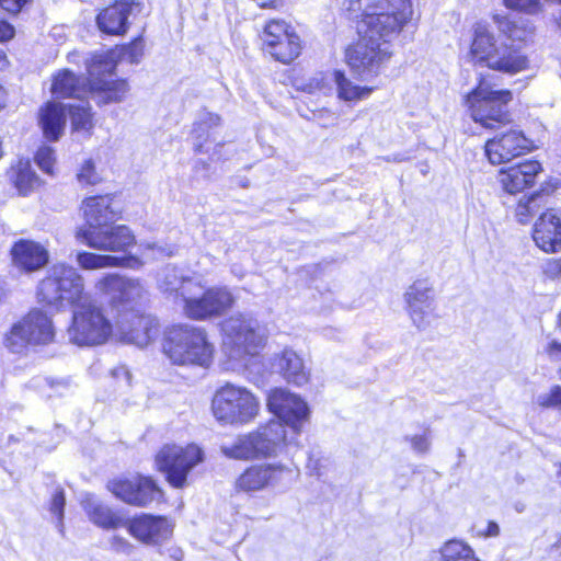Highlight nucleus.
<instances>
[{
	"instance_id": "obj_1",
	"label": "nucleus",
	"mask_w": 561,
	"mask_h": 561,
	"mask_svg": "<svg viewBox=\"0 0 561 561\" xmlns=\"http://www.w3.org/2000/svg\"><path fill=\"white\" fill-rule=\"evenodd\" d=\"M342 9L351 18H360V39L346 49L345 58L354 75L368 81L389 61L391 41L412 18L411 0H344Z\"/></svg>"
},
{
	"instance_id": "obj_2",
	"label": "nucleus",
	"mask_w": 561,
	"mask_h": 561,
	"mask_svg": "<svg viewBox=\"0 0 561 561\" xmlns=\"http://www.w3.org/2000/svg\"><path fill=\"white\" fill-rule=\"evenodd\" d=\"M501 30L504 35L494 37L484 24L476 25L471 45L473 59L490 69L506 73H517L527 69L529 61L523 51L522 43L530 37L533 27L524 21H506L501 24Z\"/></svg>"
},
{
	"instance_id": "obj_3",
	"label": "nucleus",
	"mask_w": 561,
	"mask_h": 561,
	"mask_svg": "<svg viewBox=\"0 0 561 561\" xmlns=\"http://www.w3.org/2000/svg\"><path fill=\"white\" fill-rule=\"evenodd\" d=\"M113 59L104 55H95L88 64L89 79L76 76L65 69L58 71L51 83V93L56 98L85 99L91 95L98 104L122 102L128 91L125 80H114Z\"/></svg>"
},
{
	"instance_id": "obj_4",
	"label": "nucleus",
	"mask_w": 561,
	"mask_h": 561,
	"mask_svg": "<svg viewBox=\"0 0 561 561\" xmlns=\"http://www.w3.org/2000/svg\"><path fill=\"white\" fill-rule=\"evenodd\" d=\"M163 352L174 365L207 368L214 360L215 346L204 328L178 324L167 330Z\"/></svg>"
},
{
	"instance_id": "obj_5",
	"label": "nucleus",
	"mask_w": 561,
	"mask_h": 561,
	"mask_svg": "<svg viewBox=\"0 0 561 561\" xmlns=\"http://www.w3.org/2000/svg\"><path fill=\"white\" fill-rule=\"evenodd\" d=\"M89 296L83 276L72 265L61 262L53 264L37 286L38 300L58 310L72 308Z\"/></svg>"
},
{
	"instance_id": "obj_6",
	"label": "nucleus",
	"mask_w": 561,
	"mask_h": 561,
	"mask_svg": "<svg viewBox=\"0 0 561 561\" xmlns=\"http://www.w3.org/2000/svg\"><path fill=\"white\" fill-rule=\"evenodd\" d=\"M222 351L232 360L254 356L265 342L264 330L248 313H236L221 323Z\"/></svg>"
},
{
	"instance_id": "obj_7",
	"label": "nucleus",
	"mask_w": 561,
	"mask_h": 561,
	"mask_svg": "<svg viewBox=\"0 0 561 561\" xmlns=\"http://www.w3.org/2000/svg\"><path fill=\"white\" fill-rule=\"evenodd\" d=\"M56 337L50 316L39 308L30 310L4 334L3 345L14 354H23L30 347L46 346Z\"/></svg>"
},
{
	"instance_id": "obj_8",
	"label": "nucleus",
	"mask_w": 561,
	"mask_h": 561,
	"mask_svg": "<svg viewBox=\"0 0 561 561\" xmlns=\"http://www.w3.org/2000/svg\"><path fill=\"white\" fill-rule=\"evenodd\" d=\"M72 309V322L68 328L71 343L83 346L99 345L107 341L113 325L103 309L91 299V296Z\"/></svg>"
},
{
	"instance_id": "obj_9",
	"label": "nucleus",
	"mask_w": 561,
	"mask_h": 561,
	"mask_svg": "<svg viewBox=\"0 0 561 561\" xmlns=\"http://www.w3.org/2000/svg\"><path fill=\"white\" fill-rule=\"evenodd\" d=\"M211 409L220 422L248 424L257 416L260 401L248 388L227 382L215 392Z\"/></svg>"
},
{
	"instance_id": "obj_10",
	"label": "nucleus",
	"mask_w": 561,
	"mask_h": 561,
	"mask_svg": "<svg viewBox=\"0 0 561 561\" xmlns=\"http://www.w3.org/2000/svg\"><path fill=\"white\" fill-rule=\"evenodd\" d=\"M183 301V313L197 321L219 317L228 311L236 302V298L226 286L207 287L202 278L197 277L193 286L187 287Z\"/></svg>"
},
{
	"instance_id": "obj_11",
	"label": "nucleus",
	"mask_w": 561,
	"mask_h": 561,
	"mask_svg": "<svg viewBox=\"0 0 561 561\" xmlns=\"http://www.w3.org/2000/svg\"><path fill=\"white\" fill-rule=\"evenodd\" d=\"M511 101V91L493 90L485 81H480L466 98L472 118L485 128H496L511 121L507 111Z\"/></svg>"
},
{
	"instance_id": "obj_12",
	"label": "nucleus",
	"mask_w": 561,
	"mask_h": 561,
	"mask_svg": "<svg viewBox=\"0 0 561 561\" xmlns=\"http://www.w3.org/2000/svg\"><path fill=\"white\" fill-rule=\"evenodd\" d=\"M204 459V451L196 444H167L156 455V466L173 488L183 489L188 473Z\"/></svg>"
},
{
	"instance_id": "obj_13",
	"label": "nucleus",
	"mask_w": 561,
	"mask_h": 561,
	"mask_svg": "<svg viewBox=\"0 0 561 561\" xmlns=\"http://www.w3.org/2000/svg\"><path fill=\"white\" fill-rule=\"evenodd\" d=\"M266 404L277 421L289 427L290 434L298 438L310 416L307 402L285 388H274L267 394Z\"/></svg>"
},
{
	"instance_id": "obj_14",
	"label": "nucleus",
	"mask_w": 561,
	"mask_h": 561,
	"mask_svg": "<svg viewBox=\"0 0 561 561\" xmlns=\"http://www.w3.org/2000/svg\"><path fill=\"white\" fill-rule=\"evenodd\" d=\"M76 238L81 243L103 252L126 253L136 243V237L126 225H107L99 230L77 229Z\"/></svg>"
},
{
	"instance_id": "obj_15",
	"label": "nucleus",
	"mask_w": 561,
	"mask_h": 561,
	"mask_svg": "<svg viewBox=\"0 0 561 561\" xmlns=\"http://www.w3.org/2000/svg\"><path fill=\"white\" fill-rule=\"evenodd\" d=\"M403 297L412 323L419 330L427 329L436 319L435 291L430 279H416L407 288Z\"/></svg>"
},
{
	"instance_id": "obj_16",
	"label": "nucleus",
	"mask_w": 561,
	"mask_h": 561,
	"mask_svg": "<svg viewBox=\"0 0 561 561\" xmlns=\"http://www.w3.org/2000/svg\"><path fill=\"white\" fill-rule=\"evenodd\" d=\"M308 91L310 93L319 91L324 94L335 91L339 100L352 103L368 99L374 88L355 84L342 70H333L312 78L308 84Z\"/></svg>"
},
{
	"instance_id": "obj_17",
	"label": "nucleus",
	"mask_w": 561,
	"mask_h": 561,
	"mask_svg": "<svg viewBox=\"0 0 561 561\" xmlns=\"http://www.w3.org/2000/svg\"><path fill=\"white\" fill-rule=\"evenodd\" d=\"M107 488L121 501L140 507L147 506L162 495L152 479L141 476L112 480Z\"/></svg>"
},
{
	"instance_id": "obj_18",
	"label": "nucleus",
	"mask_w": 561,
	"mask_h": 561,
	"mask_svg": "<svg viewBox=\"0 0 561 561\" xmlns=\"http://www.w3.org/2000/svg\"><path fill=\"white\" fill-rule=\"evenodd\" d=\"M293 476V470L283 465H253L247 468L236 480V489L254 493L266 488L284 484Z\"/></svg>"
},
{
	"instance_id": "obj_19",
	"label": "nucleus",
	"mask_w": 561,
	"mask_h": 561,
	"mask_svg": "<svg viewBox=\"0 0 561 561\" xmlns=\"http://www.w3.org/2000/svg\"><path fill=\"white\" fill-rule=\"evenodd\" d=\"M251 433L257 459L276 457L287 447L298 445L297 437L288 435L284 424L278 421H271Z\"/></svg>"
},
{
	"instance_id": "obj_20",
	"label": "nucleus",
	"mask_w": 561,
	"mask_h": 561,
	"mask_svg": "<svg viewBox=\"0 0 561 561\" xmlns=\"http://www.w3.org/2000/svg\"><path fill=\"white\" fill-rule=\"evenodd\" d=\"M95 288L101 294L108 296L113 304L131 311L134 304L145 295L144 285L139 279L127 278L117 274H108L102 277L96 282Z\"/></svg>"
},
{
	"instance_id": "obj_21",
	"label": "nucleus",
	"mask_w": 561,
	"mask_h": 561,
	"mask_svg": "<svg viewBox=\"0 0 561 561\" xmlns=\"http://www.w3.org/2000/svg\"><path fill=\"white\" fill-rule=\"evenodd\" d=\"M484 148L492 164H502L530 151L533 142L522 130L510 129L488 140Z\"/></svg>"
},
{
	"instance_id": "obj_22",
	"label": "nucleus",
	"mask_w": 561,
	"mask_h": 561,
	"mask_svg": "<svg viewBox=\"0 0 561 561\" xmlns=\"http://www.w3.org/2000/svg\"><path fill=\"white\" fill-rule=\"evenodd\" d=\"M122 340L138 347H145L153 341L159 333L158 321L138 313H127L118 322Z\"/></svg>"
},
{
	"instance_id": "obj_23",
	"label": "nucleus",
	"mask_w": 561,
	"mask_h": 561,
	"mask_svg": "<svg viewBox=\"0 0 561 561\" xmlns=\"http://www.w3.org/2000/svg\"><path fill=\"white\" fill-rule=\"evenodd\" d=\"M81 210L87 226L79 229L99 230L118 219L119 211L114 207L110 195L91 196L82 202Z\"/></svg>"
},
{
	"instance_id": "obj_24",
	"label": "nucleus",
	"mask_w": 561,
	"mask_h": 561,
	"mask_svg": "<svg viewBox=\"0 0 561 561\" xmlns=\"http://www.w3.org/2000/svg\"><path fill=\"white\" fill-rule=\"evenodd\" d=\"M128 530L140 541L157 545L172 535L173 527L164 517L141 514L128 522Z\"/></svg>"
},
{
	"instance_id": "obj_25",
	"label": "nucleus",
	"mask_w": 561,
	"mask_h": 561,
	"mask_svg": "<svg viewBox=\"0 0 561 561\" xmlns=\"http://www.w3.org/2000/svg\"><path fill=\"white\" fill-rule=\"evenodd\" d=\"M10 254L13 265L24 272L38 271L49 261L47 248L28 239H20L14 242Z\"/></svg>"
},
{
	"instance_id": "obj_26",
	"label": "nucleus",
	"mask_w": 561,
	"mask_h": 561,
	"mask_svg": "<svg viewBox=\"0 0 561 561\" xmlns=\"http://www.w3.org/2000/svg\"><path fill=\"white\" fill-rule=\"evenodd\" d=\"M533 239L545 252L553 253L561 250V218L554 209L540 214L534 226Z\"/></svg>"
},
{
	"instance_id": "obj_27",
	"label": "nucleus",
	"mask_w": 561,
	"mask_h": 561,
	"mask_svg": "<svg viewBox=\"0 0 561 561\" xmlns=\"http://www.w3.org/2000/svg\"><path fill=\"white\" fill-rule=\"evenodd\" d=\"M541 170L538 161L526 160L507 169H502L499 181L507 193L515 194L533 185Z\"/></svg>"
},
{
	"instance_id": "obj_28",
	"label": "nucleus",
	"mask_w": 561,
	"mask_h": 561,
	"mask_svg": "<svg viewBox=\"0 0 561 561\" xmlns=\"http://www.w3.org/2000/svg\"><path fill=\"white\" fill-rule=\"evenodd\" d=\"M196 278L186 275L176 266L167 265L158 273L157 285L161 293L174 300L181 299L183 302L187 295V287L193 286Z\"/></svg>"
},
{
	"instance_id": "obj_29",
	"label": "nucleus",
	"mask_w": 561,
	"mask_h": 561,
	"mask_svg": "<svg viewBox=\"0 0 561 561\" xmlns=\"http://www.w3.org/2000/svg\"><path fill=\"white\" fill-rule=\"evenodd\" d=\"M133 3L128 1H117L113 5L105 8L96 18L99 28L106 34H124L128 27V16Z\"/></svg>"
},
{
	"instance_id": "obj_30",
	"label": "nucleus",
	"mask_w": 561,
	"mask_h": 561,
	"mask_svg": "<svg viewBox=\"0 0 561 561\" xmlns=\"http://www.w3.org/2000/svg\"><path fill=\"white\" fill-rule=\"evenodd\" d=\"M275 360L276 368L288 383L301 387L309 381L310 373L295 351L286 348Z\"/></svg>"
},
{
	"instance_id": "obj_31",
	"label": "nucleus",
	"mask_w": 561,
	"mask_h": 561,
	"mask_svg": "<svg viewBox=\"0 0 561 561\" xmlns=\"http://www.w3.org/2000/svg\"><path fill=\"white\" fill-rule=\"evenodd\" d=\"M39 123L44 136L48 140H58L66 125V106L59 103L48 102L41 110Z\"/></svg>"
},
{
	"instance_id": "obj_32",
	"label": "nucleus",
	"mask_w": 561,
	"mask_h": 561,
	"mask_svg": "<svg viewBox=\"0 0 561 561\" xmlns=\"http://www.w3.org/2000/svg\"><path fill=\"white\" fill-rule=\"evenodd\" d=\"M76 262L82 270H101L106 267L126 266L133 267L138 260L133 256H116L110 254H96L88 251H79L76 254Z\"/></svg>"
},
{
	"instance_id": "obj_33",
	"label": "nucleus",
	"mask_w": 561,
	"mask_h": 561,
	"mask_svg": "<svg viewBox=\"0 0 561 561\" xmlns=\"http://www.w3.org/2000/svg\"><path fill=\"white\" fill-rule=\"evenodd\" d=\"M82 504L91 522L102 528H117L125 524L123 517L94 497H87Z\"/></svg>"
},
{
	"instance_id": "obj_34",
	"label": "nucleus",
	"mask_w": 561,
	"mask_h": 561,
	"mask_svg": "<svg viewBox=\"0 0 561 561\" xmlns=\"http://www.w3.org/2000/svg\"><path fill=\"white\" fill-rule=\"evenodd\" d=\"M10 179L22 195L28 194L39 185V179L33 171L30 160H19L10 171Z\"/></svg>"
},
{
	"instance_id": "obj_35",
	"label": "nucleus",
	"mask_w": 561,
	"mask_h": 561,
	"mask_svg": "<svg viewBox=\"0 0 561 561\" xmlns=\"http://www.w3.org/2000/svg\"><path fill=\"white\" fill-rule=\"evenodd\" d=\"M221 453L236 460L257 459L252 433L240 435L230 443H224L220 447Z\"/></svg>"
},
{
	"instance_id": "obj_36",
	"label": "nucleus",
	"mask_w": 561,
	"mask_h": 561,
	"mask_svg": "<svg viewBox=\"0 0 561 561\" xmlns=\"http://www.w3.org/2000/svg\"><path fill=\"white\" fill-rule=\"evenodd\" d=\"M274 46V49L268 54L277 61L283 64H289L296 59L301 49L300 39L298 35L291 31L287 36L284 37L283 42H279Z\"/></svg>"
},
{
	"instance_id": "obj_37",
	"label": "nucleus",
	"mask_w": 561,
	"mask_h": 561,
	"mask_svg": "<svg viewBox=\"0 0 561 561\" xmlns=\"http://www.w3.org/2000/svg\"><path fill=\"white\" fill-rule=\"evenodd\" d=\"M220 124V117L210 112H203L198 119L194 123L192 135L194 138V147L197 152L203 150L204 142L209 137V129Z\"/></svg>"
},
{
	"instance_id": "obj_38",
	"label": "nucleus",
	"mask_w": 561,
	"mask_h": 561,
	"mask_svg": "<svg viewBox=\"0 0 561 561\" xmlns=\"http://www.w3.org/2000/svg\"><path fill=\"white\" fill-rule=\"evenodd\" d=\"M440 556L444 561H481L470 545L459 539H451L440 548Z\"/></svg>"
},
{
	"instance_id": "obj_39",
	"label": "nucleus",
	"mask_w": 561,
	"mask_h": 561,
	"mask_svg": "<svg viewBox=\"0 0 561 561\" xmlns=\"http://www.w3.org/2000/svg\"><path fill=\"white\" fill-rule=\"evenodd\" d=\"M547 195L536 193L522 198L515 209V216L520 224H527L534 215L538 214L547 204Z\"/></svg>"
},
{
	"instance_id": "obj_40",
	"label": "nucleus",
	"mask_w": 561,
	"mask_h": 561,
	"mask_svg": "<svg viewBox=\"0 0 561 561\" xmlns=\"http://www.w3.org/2000/svg\"><path fill=\"white\" fill-rule=\"evenodd\" d=\"M291 32L289 25L285 21L272 20L266 23L262 39L264 43V49L270 53L274 49V46L279 42H283L284 37Z\"/></svg>"
},
{
	"instance_id": "obj_41",
	"label": "nucleus",
	"mask_w": 561,
	"mask_h": 561,
	"mask_svg": "<svg viewBox=\"0 0 561 561\" xmlns=\"http://www.w3.org/2000/svg\"><path fill=\"white\" fill-rule=\"evenodd\" d=\"M72 128L75 130L88 131L92 128L91 107L84 99L79 100V104H70L68 106Z\"/></svg>"
},
{
	"instance_id": "obj_42",
	"label": "nucleus",
	"mask_w": 561,
	"mask_h": 561,
	"mask_svg": "<svg viewBox=\"0 0 561 561\" xmlns=\"http://www.w3.org/2000/svg\"><path fill=\"white\" fill-rule=\"evenodd\" d=\"M35 161L43 172L47 174L54 173L56 157L53 148L48 146H43L38 148L35 154Z\"/></svg>"
},
{
	"instance_id": "obj_43",
	"label": "nucleus",
	"mask_w": 561,
	"mask_h": 561,
	"mask_svg": "<svg viewBox=\"0 0 561 561\" xmlns=\"http://www.w3.org/2000/svg\"><path fill=\"white\" fill-rule=\"evenodd\" d=\"M78 181L81 184L94 185L101 181V176L95 171V167L92 160H85L81 165L78 174Z\"/></svg>"
},
{
	"instance_id": "obj_44",
	"label": "nucleus",
	"mask_w": 561,
	"mask_h": 561,
	"mask_svg": "<svg viewBox=\"0 0 561 561\" xmlns=\"http://www.w3.org/2000/svg\"><path fill=\"white\" fill-rule=\"evenodd\" d=\"M537 404L542 408H556L561 410V387L554 386L547 393L537 397Z\"/></svg>"
},
{
	"instance_id": "obj_45",
	"label": "nucleus",
	"mask_w": 561,
	"mask_h": 561,
	"mask_svg": "<svg viewBox=\"0 0 561 561\" xmlns=\"http://www.w3.org/2000/svg\"><path fill=\"white\" fill-rule=\"evenodd\" d=\"M561 2V0H558ZM506 8L526 13H536L541 8V0H504Z\"/></svg>"
},
{
	"instance_id": "obj_46",
	"label": "nucleus",
	"mask_w": 561,
	"mask_h": 561,
	"mask_svg": "<svg viewBox=\"0 0 561 561\" xmlns=\"http://www.w3.org/2000/svg\"><path fill=\"white\" fill-rule=\"evenodd\" d=\"M144 54V42L141 38H136L130 44L125 46L122 51V57L131 64L139 62Z\"/></svg>"
},
{
	"instance_id": "obj_47",
	"label": "nucleus",
	"mask_w": 561,
	"mask_h": 561,
	"mask_svg": "<svg viewBox=\"0 0 561 561\" xmlns=\"http://www.w3.org/2000/svg\"><path fill=\"white\" fill-rule=\"evenodd\" d=\"M65 493L64 490H57L51 499L50 503V512L56 515L58 523L61 525L64 518V507H65Z\"/></svg>"
},
{
	"instance_id": "obj_48",
	"label": "nucleus",
	"mask_w": 561,
	"mask_h": 561,
	"mask_svg": "<svg viewBox=\"0 0 561 561\" xmlns=\"http://www.w3.org/2000/svg\"><path fill=\"white\" fill-rule=\"evenodd\" d=\"M405 440L410 442L412 449L419 454H424L430 448V438L426 434L411 437L407 436Z\"/></svg>"
},
{
	"instance_id": "obj_49",
	"label": "nucleus",
	"mask_w": 561,
	"mask_h": 561,
	"mask_svg": "<svg viewBox=\"0 0 561 561\" xmlns=\"http://www.w3.org/2000/svg\"><path fill=\"white\" fill-rule=\"evenodd\" d=\"M543 274L549 278L561 276V259H549L542 265Z\"/></svg>"
},
{
	"instance_id": "obj_50",
	"label": "nucleus",
	"mask_w": 561,
	"mask_h": 561,
	"mask_svg": "<svg viewBox=\"0 0 561 561\" xmlns=\"http://www.w3.org/2000/svg\"><path fill=\"white\" fill-rule=\"evenodd\" d=\"M30 1L31 0H0V8L9 13L16 14Z\"/></svg>"
},
{
	"instance_id": "obj_51",
	"label": "nucleus",
	"mask_w": 561,
	"mask_h": 561,
	"mask_svg": "<svg viewBox=\"0 0 561 561\" xmlns=\"http://www.w3.org/2000/svg\"><path fill=\"white\" fill-rule=\"evenodd\" d=\"M545 352L552 360H561V343L557 341H550L545 347Z\"/></svg>"
},
{
	"instance_id": "obj_52",
	"label": "nucleus",
	"mask_w": 561,
	"mask_h": 561,
	"mask_svg": "<svg viewBox=\"0 0 561 561\" xmlns=\"http://www.w3.org/2000/svg\"><path fill=\"white\" fill-rule=\"evenodd\" d=\"M499 535H500V526L497 525V523H495L493 520H490L488 523L485 530H480L478 533V536L483 537V538H494V537H497Z\"/></svg>"
},
{
	"instance_id": "obj_53",
	"label": "nucleus",
	"mask_w": 561,
	"mask_h": 561,
	"mask_svg": "<svg viewBox=\"0 0 561 561\" xmlns=\"http://www.w3.org/2000/svg\"><path fill=\"white\" fill-rule=\"evenodd\" d=\"M14 36V27L0 19V42L9 41Z\"/></svg>"
},
{
	"instance_id": "obj_54",
	"label": "nucleus",
	"mask_w": 561,
	"mask_h": 561,
	"mask_svg": "<svg viewBox=\"0 0 561 561\" xmlns=\"http://www.w3.org/2000/svg\"><path fill=\"white\" fill-rule=\"evenodd\" d=\"M112 375L116 378L118 377H124L126 379V382H129V379H130V374L129 371L127 370L126 367L122 366V367H117L115 369L112 370Z\"/></svg>"
},
{
	"instance_id": "obj_55",
	"label": "nucleus",
	"mask_w": 561,
	"mask_h": 561,
	"mask_svg": "<svg viewBox=\"0 0 561 561\" xmlns=\"http://www.w3.org/2000/svg\"><path fill=\"white\" fill-rule=\"evenodd\" d=\"M261 8H274L278 0H253Z\"/></svg>"
},
{
	"instance_id": "obj_56",
	"label": "nucleus",
	"mask_w": 561,
	"mask_h": 561,
	"mask_svg": "<svg viewBox=\"0 0 561 561\" xmlns=\"http://www.w3.org/2000/svg\"><path fill=\"white\" fill-rule=\"evenodd\" d=\"M231 272H232V274H234L240 279L245 276V271L241 266H239L237 264L232 265Z\"/></svg>"
},
{
	"instance_id": "obj_57",
	"label": "nucleus",
	"mask_w": 561,
	"mask_h": 561,
	"mask_svg": "<svg viewBox=\"0 0 561 561\" xmlns=\"http://www.w3.org/2000/svg\"><path fill=\"white\" fill-rule=\"evenodd\" d=\"M8 65L5 54L0 49V70L4 69Z\"/></svg>"
},
{
	"instance_id": "obj_58",
	"label": "nucleus",
	"mask_w": 561,
	"mask_h": 561,
	"mask_svg": "<svg viewBox=\"0 0 561 561\" xmlns=\"http://www.w3.org/2000/svg\"><path fill=\"white\" fill-rule=\"evenodd\" d=\"M515 510L518 512V513H522L524 510H525V505L523 503H516L515 504Z\"/></svg>"
},
{
	"instance_id": "obj_59",
	"label": "nucleus",
	"mask_w": 561,
	"mask_h": 561,
	"mask_svg": "<svg viewBox=\"0 0 561 561\" xmlns=\"http://www.w3.org/2000/svg\"><path fill=\"white\" fill-rule=\"evenodd\" d=\"M557 23L561 27V12H560V15L557 18Z\"/></svg>"
},
{
	"instance_id": "obj_60",
	"label": "nucleus",
	"mask_w": 561,
	"mask_h": 561,
	"mask_svg": "<svg viewBox=\"0 0 561 561\" xmlns=\"http://www.w3.org/2000/svg\"><path fill=\"white\" fill-rule=\"evenodd\" d=\"M559 322H560V327H561V312H560V316H559Z\"/></svg>"
}]
</instances>
